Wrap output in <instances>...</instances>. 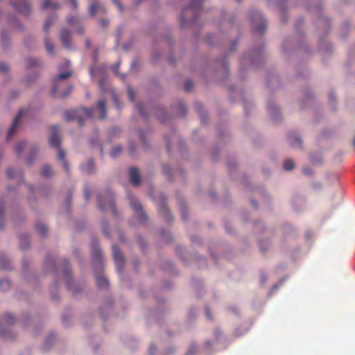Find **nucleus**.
I'll return each mask as SVG.
<instances>
[{"label": "nucleus", "instance_id": "obj_1", "mask_svg": "<svg viewBox=\"0 0 355 355\" xmlns=\"http://www.w3.org/2000/svg\"><path fill=\"white\" fill-rule=\"evenodd\" d=\"M60 127L54 125L51 128V133L49 135V144L51 146L58 148V159L62 162L64 169L66 173L69 171V163L65 160V153L63 149L60 148V137L59 136Z\"/></svg>", "mask_w": 355, "mask_h": 355}, {"label": "nucleus", "instance_id": "obj_2", "mask_svg": "<svg viewBox=\"0 0 355 355\" xmlns=\"http://www.w3.org/2000/svg\"><path fill=\"white\" fill-rule=\"evenodd\" d=\"M94 108H80L76 110H69L65 112L64 118L67 121L77 119L80 126L83 125L84 119L83 115L87 118H92Z\"/></svg>", "mask_w": 355, "mask_h": 355}, {"label": "nucleus", "instance_id": "obj_3", "mask_svg": "<svg viewBox=\"0 0 355 355\" xmlns=\"http://www.w3.org/2000/svg\"><path fill=\"white\" fill-rule=\"evenodd\" d=\"M203 1L204 0H193L188 7L182 10L180 17V24L182 26L186 25V17L189 11H191L193 15L192 21L196 20V12L202 8Z\"/></svg>", "mask_w": 355, "mask_h": 355}, {"label": "nucleus", "instance_id": "obj_4", "mask_svg": "<svg viewBox=\"0 0 355 355\" xmlns=\"http://www.w3.org/2000/svg\"><path fill=\"white\" fill-rule=\"evenodd\" d=\"M250 21L252 28L255 31L263 34L266 29V21L261 13L254 12L250 15Z\"/></svg>", "mask_w": 355, "mask_h": 355}, {"label": "nucleus", "instance_id": "obj_5", "mask_svg": "<svg viewBox=\"0 0 355 355\" xmlns=\"http://www.w3.org/2000/svg\"><path fill=\"white\" fill-rule=\"evenodd\" d=\"M98 204L100 209L104 210L107 207L112 209L113 214L116 216V210L111 194L107 193L104 196L99 195L98 196Z\"/></svg>", "mask_w": 355, "mask_h": 355}, {"label": "nucleus", "instance_id": "obj_6", "mask_svg": "<svg viewBox=\"0 0 355 355\" xmlns=\"http://www.w3.org/2000/svg\"><path fill=\"white\" fill-rule=\"evenodd\" d=\"M130 205L135 212L137 214L138 219L140 222H145L147 220L146 214L143 211L141 204L134 198L133 196L128 195Z\"/></svg>", "mask_w": 355, "mask_h": 355}, {"label": "nucleus", "instance_id": "obj_7", "mask_svg": "<svg viewBox=\"0 0 355 355\" xmlns=\"http://www.w3.org/2000/svg\"><path fill=\"white\" fill-rule=\"evenodd\" d=\"M11 4L17 12L25 16L31 13V8L26 0H11Z\"/></svg>", "mask_w": 355, "mask_h": 355}, {"label": "nucleus", "instance_id": "obj_8", "mask_svg": "<svg viewBox=\"0 0 355 355\" xmlns=\"http://www.w3.org/2000/svg\"><path fill=\"white\" fill-rule=\"evenodd\" d=\"M92 256L93 264L99 265L101 266L103 263L102 253L101 250L98 248V243L96 241H94L92 243Z\"/></svg>", "mask_w": 355, "mask_h": 355}, {"label": "nucleus", "instance_id": "obj_9", "mask_svg": "<svg viewBox=\"0 0 355 355\" xmlns=\"http://www.w3.org/2000/svg\"><path fill=\"white\" fill-rule=\"evenodd\" d=\"M112 254L116 263V269L118 271H121L124 263L123 255L116 245L112 246Z\"/></svg>", "mask_w": 355, "mask_h": 355}, {"label": "nucleus", "instance_id": "obj_10", "mask_svg": "<svg viewBox=\"0 0 355 355\" xmlns=\"http://www.w3.org/2000/svg\"><path fill=\"white\" fill-rule=\"evenodd\" d=\"M25 112L24 110H20L18 112L17 115L15 116V118L13 120L12 126L10 128V129L8 131V135H7V139L9 140L12 137L13 134L15 133L16 130V128L18 125L19 121H20L21 118L24 115V113Z\"/></svg>", "mask_w": 355, "mask_h": 355}, {"label": "nucleus", "instance_id": "obj_11", "mask_svg": "<svg viewBox=\"0 0 355 355\" xmlns=\"http://www.w3.org/2000/svg\"><path fill=\"white\" fill-rule=\"evenodd\" d=\"M106 12V9L104 6L100 3H94L89 6V14L94 16L96 14H104Z\"/></svg>", "mask_w": 355, "mask_h": 355}, {"label": "nucleus", "instance_id": "obj_12", "mask_svg": "<svg viewBox=\"0 0 355 355\" xmlns=\"http://www.w3.org/2000/svg\"><path fill=\"white\" fill-rule=\"evenodd\" d=\"M71 32L67 29H62L60 35V40L62 45L66 48L71 47Z\"/></svg>", "mask_w": 355, "mask_h": 355}, {"label": "nucleus", "instance_id": "obj_13", "mask_svg": "<svg viewBox=\"0 0 355 355\" xmlns=\"http://www.w3.org/2000/svg\"><path fill=\"white\" fill-rule=\"evenodd\" d=\"M130 180L132 184L139 186L140 184V175L137 168L132 167L130 169Z\"/></svg>", "mask_w": 355, "mask_h": 355}, {"label": "nucleus", "instance_id": "obj_14", "mask_svg": "<svg viewBox=\"0 0 355 355\" xmlns=\"http://www.w3.org/2000/svg\"><path fill=\"white\" fill-rule=\"evenodd\" d=\"M159 214L164 218L167 222H171L173 219L171 212L169 211L166 205L163 203L158 208Z\"/></svg>", "mask_w": 355, "mask_h": 355}, {"label": "nucleus", "instance_id": "obj_15", "mask_svg": "<svg viewBox=\"0 0 355 355\" xmlns=\"http://www.w3.org/2000/svg\"><path fill=\"white\" fill-rule=\"evenodd\" d=\"M81 171L87 174H92L94 172V164L93 159H90L85 165H81Z\"/></svg>", "mask_w": 355, "mask_h": 355}, {"label": "nucleus", "instance_id": "obj_16", "mask_svg": "<svg viewBox=\"0 0 355 355\" xmlns=\"http://www.w3.org/2000/svg\"><path fill=\"white\" fill-rule=\"evenodd\" d=\"M97 108L101 112L100 119L103 120L106 118L105 101L100 100L97 103Z\"/></svg>", "mask_w": 355, "mask_h": 355}, {"label": "nucleus", "instance_id": "obj_17", "mask_svg": "<svg viewBox=\"0 0 355 355\" xmlns=\"http://www.w3.org/2000/svg\"><path fill=\"white\" fill-rule=\"evenodd\" d=\"M96 282L100 288H107L108 286V281L104 276H98L96 278Z\"/></svg>", "mask_w": 355, "mask_h": 355}, {"label": "nucleus", "instance_id": "obj_18", "mask_svg": "<svg viewBox=\"0 0 355 355\" xmlns=\"http://www.w3.org/2000/svg\"><path fill=\"white\" fill-rule=\"evenodd\" d=\"M195 107L201 118L202 123H205L206 119V113L203 110L202 105L200 103H197L195 104Z\"/></svg>", "mask_w": 355, "mask_h": 355}, {"label": "nucleus", "instance_id": "obj_19", "mask_svg": "<svg viewBox=\"0 0 355 355\" xmlns=\"http://www.w3.org/2000/svg\"><path fill=\"white\" fill-rule=\"evenodd\" d=\"M288 140L291 145L294 146L296 144V146H302V140L301 139L295 136L294 135H288Z\"/></svg>", "mask_w": 355, "mask_h": 355}, {"label": "nucleus", "instance_id": "obj_20", "mask_svg": "<svg viewBox=\"0 0 355 355\" xmlns=\"http://www.w3.org/2000/svg\"><path fill=\"white\" fill-rule=\"evenodd\" d=\"M0 268L4 270L10 269L9 260L3 256H0Z\"/></svg>", "mask_w": 355, "mask_h": 355}, {"label": "nucleus", "instance_id": "obj_21", "mask_svg": "<svg viewBox=\"0 0 355 355\" xmlns=\"http://www.w3.org/2000/svg\"><path fill=\"white\" fill-rule=\"evenodd\" d=\"M20 247L25 249L29 246V238L26 235H21L19 237Z\"/></svg>", "mask_w": 355, "mask_h": 355}, {"label": "nucleus", "instance_id": "obj_22", "mask_svg": "<svg viewBox=\"0 0 355 355\" xmlns=\"http://www.w3.org/2000/svg\"><path fill=\"white\" fill-rule=\"evenodd\" d=\"M44 44L46 51L50 54H53L55 46L48 37L45 39Z\"/></svg>", "mask_w": 355, "mask_h": 355}, {"label": "nucleus", "instance_id": "obj_23", "mask_svg": "<svg viewBox=\"0 0 355 355\" xmlns=\"http://www.w3.org/2000/svg\"><path fill=\"white\" fill-rule=\"evenodd\" d=\"M68 24L71 26H78L80 23V19L75 16H69L67 19Z\"/></svg>", "mask_w": 355, "mask_h": 355}, {"label": "nucleus", "instance_id": "obj_24", "mask_svg": "<svg viewBox=\"0 0 355 355\" xmlns=\"http://www.w3.org/2000/svg\"><path fill=\"white\" fill-rule=\"evenodd\" d=\"M10 288V282L8 279H0V291H6Z\"/></svg>", "mask_w": 355, "mask_h": 355}, {"label": "nucleus", "instance_id": "obj_25", "mask_svg": "<svg viewBox=\"0 0 355 355\" xmlns=\"http://www.w3.org/2000/svg\"><path fill=\"white\" fill-rule=\"evenodd\" d=\"M41 175L43 177H50L53 175L52 170L49 166L44 165L41 171Z\"/></svg>", "mask_w": 355, "mask_h": 355}, {"label": "nucleus", "instance_id": "obj_26", "mask_svg": "<svg viewBox=\"0 0 355 355\" xmlns=\"http://www.w3.org/2000/svg\"><path fill=\"white\" fill-rule=\"evenodd\" d=\"M40 60L37 58H28L26 60V65L28 67L37 66L40 64Z\"/></svg>", "mask_w": 355, "mask_h": 355}, {"label": "nucleus", "instance_id": "obj_27", "mask_svg": "<svg viewBox=\"0 0 355 355\" xmlns=\"http://www.w3.org/2000/svg\"><path fill=\"white\" fill-rule=\"evenodd\" d=\"M35 229L38 232V233L42 236H44L47 233V228L43 224H37L35 225Z\"/></svg>", "mask_w": 355, "mask_h": 355}, {"label": "nucleus", "instance_id": "obj_28", "mask_svg": "<svg viewBox=\"0 0 355 355\" xmlns=\"http://www.w3.org/2000/svg\"><path fill=\"white\" fill-rule=\"evenodd\" d=\"M3 323L6 324H12L15 322L13 315L10 313H6L3 318Z\"/></svg>", "mask_w": 355, "mask_h": 355}, {"label": "nucleus", "instance_id": "obj_29", "mask_svg": "<svg viewBox=\"0 0 355 355\" xmlns=\"http://www.w3.org/2000/svg\"><path fill=\"white\" fill-rule=\"evenodd\" d=\"M295 167L294 162L291 159H286L284 162V168L287 171H291Z\"/></svg>", "mask_w": 355, "mask_h": 355}, {"label": "nucleus", "instance_id": "obj_30", "mask_svg": "<svg viewBox=\"0 0 355 355\" xmlns=\"http://www.w3.org/2000/svg\"><path fill=\"white\" fill-rule=\"evenodd\" d=\"M58 4L57 3H51V0H45L42 4V8L43 9H47L50 7H52L53 9H56L58 8Z\"/></svg>", "mask_w": 355, "mask_h": 355}, {"label": "nucleus", "instance_id": "obj_31", "mask_svg": "<svg viewBox=\"0 0 355 355\" xmlns=\"http://www.w3.org/2000/svg\"><path fill=\"white\" fill-rule=\"evenodd\" d=\"M122 151V148L120 146H115L110 153V156L113 158L117 157Z\"/></svg>", "mask_w": 355, "mask_h": 355}, {"label": "nucleus", "instance_id": "obj_32", "mask_svg": "<svg viewBox=\"0 0 355 355\" xmlns=\"http://www.w3.org/2000/svg\"><path fill=\"white\" fill-rule=\"evenodd\" d=\"M71 75V73L70 71H66L64 73H62L60 74H59L55 78V82L59 80H62V79H67L68 78H69Z\"/></svg>", "mask_w": 355, "mask_h": 355}, {"label": "nucleus", "instance_id": "obj_33", "mask_svg": "<svg viewBox=\"0 0 355 355\" xmlns=\"http://www.w3.org/2000/svg\"><path fill=\"white\" fill-rule=\"evenodd\" d=\"M3 202L0 200V229L3 227Z\"/></svg>", "mask_w": 355, "mask_h": 355}, {"label": "nucleus", "instance_id": "obj_34", "mask_svg": "<svg viewBox=\"0 0 355 355\" xmlns=\"http://www.w3.org/2000/svg\"><path fill=\"white\" fill-rule=\"evenodd\" d=\"M52 21H53V19L51 17H49L46 20H45V22L44 24V30L47 32L50 28V26H51V24H52Z\"/></svg>", "mask_w": 355, "mask_h": 355}, {"label": "nucleus", "instance_id": "obj_35", "mask_svg": "<svg viewBox=\"0 0 355 355\" xmlns=\"http://www.w3.org/2000/svg\"><path fill=\"white\" fill-rule=\"evenodd\" d=\"M26 144L25 142H19L17 144L15 147V151L17 154H20L22 150L26 146Z\"/></svg>", "mask_w": 355, "mask_h": 355}, {"label": "nucleus", "instance_id": "obj_36", "mask_svg": "<svg viewBox=\"0 0 355 355\" xmlns=\"http://www.w3.org/2000/svg\"><path fill=\"white\" fill-rule=\"evenodd\" d=\"M193 87V83L191 80H187L184 83V90L190 92Z\"/></svg>", "mask_w": 355, "mask_h": 355}, {"label": "nucleus", "instance_id": "obj_37", "mask_svg": "<svg viewBox=\"0 0 355 355\" xmlns=\"http://www.w3.org/2000/svg\"><path fill=\"white\" fill-rule=\"evenodd\" d=\"M65 274H66V275H67V286H68L69 289H70V290H71V285H70V282H71V277H70L71 273H70V271H69V270H67L65 271Z\"/></svg>", "mask_w": 355, "mask_h": 355}, {"label": "nucleus", "instance_id": "obj_38", "mask_svg": "<svg viewBox=\"0 0 355 355\" xmlns=\"http://www.w3.org/2000/svg\"><path fill=\"white\" fill-rule=\"evenodd\" d=\"M6 173L9 178H13L15 177V171L12 168H8Z\"/></svg>", "mask_w": 355, "mask_h": 355}, {"label": "nucleus", "instance_id": "obj_39", "mask_svg": "<svg viewBox=\"0 0 355 355\" xmlns=\"http://www.w3.org/2000/svg\"><path fill=\"white\" fill-rule=\"evenodd\" d=\"M162 170H163V172L165 173V175H168V176L171 175V168L169 166H167V165L163 166Z\"/></svg>", "mask_w": 355, "mask_h": 355}, {"label": "nucleus", "instance_id": "obj_40", "mask_svg": "<svg viewBox=\"0 0 355 355\" xmlns=\"http://www.w3.org/2000/svg\"><path fill=\"white\" fill-rule=\"evenodd\" d=\"M137 110L141 115L144 116L146 114L144 110V105L142 104L137 105Z\"/></svg>", "mask_w": 355, "mask_h": 355}, {"label": "nucleus", "instance_id": "obj_41", "mask_svg": "<svg viewBox=\"0 0 355 355\" xmlns=\"http://www.w3.org/2000/svg\"><path fill=\"white\" fill-rule=\"evenodd\" d=\"M128 96H129V98H130V101H132V102L134 101L135 94H134V92L132 91V89L130 87L128 88Z\"/></svg>", "mask_w": 355, "mask_h": 355}, {"label": "nucleus", "instance_id": "obj_42", "mask_svg": "<svg viewBox=\"0 0 355 355\" xmlns=\"http://www.w3.org/2000/svg\"><path fill=\"white\" fill-rule=\"evenodd\" d=\"M8 70V67L6 64L1 63L0 64V72L5 73Z\"/></svg>", "mask_w": 355, "mask_h": 355}, {"label": "nucleus", "instance_id": "obj_43", "mask_svg": "<svg viewBox=\"0 0 355 355\" xmlns=\"http://www.w3.org/2000/svg\"><path fill=\"white\" fill-rule=\"evenodd\" d=\"M236 44H237V40H234L233 42H232L230 44L229 51L233 52L236 49Z\"/></svg>", "mask_w": 355, "mask_h": 355}, {"label": "nucleus", "instance_id": "obj_44", "mask_svg": "<svg viewBox=\"0 0 355 355\" xmlns=\"http://www.w3.org/2000/svg\"><path fill=\"white\" fill-rule=\"evenodd\" d=\"M113 3L118 7L120 12L123 11L122 5L119 3L118 0H112Z\"/></svg>", "mask_w": 355, "mask_h": 355}, {"label": "nucleus", "instance_id": "obj_45", "mask_svg": "<svg viewBox=\"0 0 355 355\" xmlns=\"http://www.w3.org/2000/svg\"><path fill=\"white\" fill-rule=\"evenodd\" d=\"M205 313L207 319L212 320V317L211 315V310L208 307H206L205 309Z\"/></svg>", "mask_w": 355, "mask_h": 355}, {"label": "nucleus", "instance_id": "obj_46", "mask_svg": "<svg viewBox=\"0 0 355 355\" xmlns=\"http://www.w3.org/2000/svg\"><path fill=\"white\" fill-rule=\"evenodd\" d=\"M113 101L117 108L120 109L119 101L116 94H113Z\"/></svg>", "mask_w": 355, "mask_h": 355}, {"label": "nucleus", "instance_id": "obj_47", "mask_svg": "<svg viewBox=\"0 0 355 355\" xmlns=\"http://www.w3.org/2000/svg\"><path fill=\"white\" fill-rule=\"evenodd\" d=\"M101 227H102V229H103V232H105V234H108V232H107V223H105V222H103L101 224Z\"/></svg>", "mask_w": 355, "mask_h": 355}, {"label": "nucleus", "instance_id": "obj_48", "mask_svg": "<svg viewBox=\"0 0 355 355\" xmlns=\"http://www.w3.org/2000/svg\"><path fill=\"white\" fill-rule=\"evenodd\" d=\"M109 24V21L106 19H102L101 21V25L102 27L105 28L106 26H107Z\"/></svg>", "mask_w": 355, "mask_h": 355}, {"label": "nucleus", "instance_id": "obj_49", "mask_svg": "<svg viewBox=\"0 0 355 355\" xmlns=\"http://www.w3.org/2000/svg\"><path fill=\"white\" fill-rule=\"evenodd\" d=\"M70 3L72 5L74 9H76L78 7V3L76 0H69Z\"/></svg>", "mask_w": 355, "mask_h": 355}, {"label": "nucleus", "instance_id": "obj_50", "mask_svg": "<svg viewBox=\"0 0 355 355\" xmlns=\"http://www.w3.org/2000/svg\"><path fill=\"white\" fill-rule=\"evenodd\" d=\"M267 279L266 275L263 272L261 274V282L264 283Z\"/></svg>", "mask_w": 355, "mask_h": 355}, {"label": "nucleus", "instance_id": "obj_51", "mask_svg": "<svg viewBox=\"0 0 355 355\" xmlns=\"http://www.w3.org/2000/svg\"><path fill=\"white\" fill-rule=\"evenodd\" d=\"M181 213H182V217L184 220H186L187 217H186V210L184 208H182L181 209Z\"/></svg>", "mask_w": 355, "mask_h": 355}, {"label": "nucleus", "instance_id": "obj_52", "mask_svg": "<svg viewBox=\"0 0 355 355\" xmlns=\"http://www.w3.org/2000/svg\"><path fill=\"white\" fill-rule=\"evenodd\" d=\"M90 194L88 190H85V197L86 200H88L89 198Z\"/></svg>", "mask_w": 355, "mask_h": 355}, {"label": "nucleus", "instance_id": "obj_53", "mask_svg": "<svg viewBox=\"0 0 355 355\" xmlns=\"http://www.w3.org/2000/svg\"><path fill=\"white\" fill-rule=\"evenodd\" d=\"M180 109L182 110V112L184 113H185L187 111L185 105L181 103H180Z\"/></svg>", "mask_w": 355, "mask_h": 355}, {"label": "nucleus", "instance_id": "obj_54", "mask_svg": "<svg viewBox=\"0 0 355 355\" xmlns=\"http://www.w3.org/2000/svg\"><path fill=\"white\" fill-rule=\"evenodd\" d=\"M303 173H304V174H307V175H309V174H311V170H310L309 168H304V169H303Z\"/></svg>", "mask_w": 355, "mask_h": 355}, {"label": "nucleus", "instance_id": "obj_55", "mask_svg": "<svg viewBox=\"0 0 355 355\" xmlns=\"http://www.w3.org/2000/svg\"><path fill=\"white\" fill-rule=\"evenodd\" d=\"M99 86H100V87H101L102 89H103V88H104V80H103V79H102V80H101L99 81Z\"/></svg>", "mask_w": 355, "mask_h": 355}, {"label": "nucleus", "instance_id": "obj_56", "mask_svg": "<svg viewBox=\"0 0 355 355\" xmlns=\"http://www.w3.org/2000/svg\"><path fill=\"white\" fill-rule=\"evenodd\" d=\"M155 350H156V348H155V346L151 345V346L150 347V349H149V351H150V354H153V351H155Z\"/></svg>", "mask_w": 355, "mask_h": 355}, {"label": "nucleus", "instance_id": "obj_57", "mask_svg": "<svg viewBox=\"0 0 355 355\" xmlns=\"http://www.w3.org/2000/svg\"><path fill=\"white\" fill-rule=\"evenodd\" d=\"M84 32V29L83 28H78L77 29V33H78L80 35H82Z\"/></svg>", "mask_w": 355, "mask_h": 355}, {"label": "nucleus", "instance_id": "obj_58", "mask_svg": "<svg viewBox=\"0 0 355 355\" xmlns=\"http://www.w3.org/2000/svg\"><path fill=\"white\" fill-rule=\"evenodd\" d=\"M232 311L234 312L236 314L239 313V309L236 307L232 308Z\"/></svg>", "mask_w": 355, "mask_h": 355}, {"label": "nucleus", "instance_id": "obj_59", "mask_svg": "<svg viewBox=\"0 0 355 355\" xmlns=\"http://www.w3.org/2000/svg\"><path fill=\"white\" fill-rule=\"evenodd\" d=\"M129 151H130V153L131 154H132V153H133V147H132V145H130V146H129Z\"/></svg>", "mask_w": 355, "mask_h": 355}, {"label": "nucleus", "instance_id": "obj_60", "mask_svg": "<svg viewBox=\"0 0 355 355\" xmlns=\"http://www.w3.org/2000/svg\"><path fill=\"white\" fill-rule=\"evenodd\" d=\"M251 204L254 207H257V202L254 200H252Z\"/></svg>", "mask_w": 355, "mask_h": 355}, {"label": "nucleus", "instance_id": "obj_61", "mask_svg": "<svg viewBox=\"0 0 355 355\" xmlns=\"http://www.w3.org/2000/svg\"><path fill=\"white\" fill-rule=\"evenodd\" d=\"M5 39H6V38H5L4 35L2 34V35H1V43H3V40H4Z\"/></svg>", "mask_w": 355, "mask_h": 355}, {"label": "nucleus", "instance_id": "obj_62", "mask_svg": "<svg viewBox=\"0 0 355 355\" xmlns=\"http://www.w3.org/2000/svg\"><path fill=\"white\" fill-rule=\"evenodd\" d=\"M86 46H87V48L90 47V42L88 40H87V42H86Z\"/></svg>", "mask_w": 355, "mask_h": 355}, {"label": "nucleus", "instance_id": "obj_63", "mask_svg": "<svg viewBox=\"0 0 355 355\" xmlns=\"http://www.w3.org/2000/svg\"><path fill=\"white\" fill-rule=\"evenodd\" d=\"M32 162H33V159H32V158H31V157H29V158L28 159V162L31 164L32 163Z\"/></svg>", "mask_w": 355, "mask_h": 355}, {"label": "nucleus", "instance_id": "obj_64", "mask_svg": "<svg viewBox=\"0 0 355 355\" xmlns=\"http://www.w3.org/2000/svg\"><path fill=\"white\" fill-rule=\"evenodd\" d=\"M56 92H57L56 87H53V94H55L56 93Z\"/></svg>", "mask_w": 355, "mask_h": 355}]
</instances>
